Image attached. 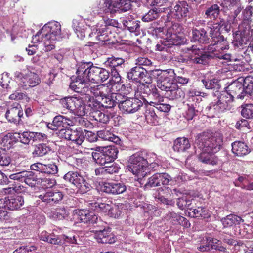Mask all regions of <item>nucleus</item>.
<instances>
[{
  "label": "nucleus",
  "instance_id": "f257e3e1",
  "mask_svg": "<svg viewBox=\"0 0 253 253\" xmlns=\"http://www.w3.org/2000/svg\"><path fill=\"white\" fill-rule=\"evenodd\" d=\"M221 138L212 136L208 132H203L197 135L195 140V148L200 152L199 159L203 163L208 164L211 161V155L214 154L220 149Z\"/></svg>",
  "mask_w": 253,
  "mask_h": 253
},
{
  "label": "nucleus",
  "instance_id": "f03ea898",
  "mask_svg": "<svg viewBox=\"0 0 253 253\" xmlns=\"http://www.w3.org/2000/svg\"><path fill=\"white\" fill-rule=\"evenodd\" d=\"M76 74L78 75L80 82L99 83L106 81L109 77V73L107 70L94 66L91 62L80 63Z\"/></svg>",
  "mask_w": 253,
  "mask_h": 253
},
{
  "label": "nucleus",
  "instance_id": "7ed1b4c3",
  "mask_svg": "<svg viewBox=\"0 0 253 253\" xmlns=\"http://www.w3.org/2000/svg\"><path fill=\"white\" fill-rule=\"evenodd\" d=\"M42 32H43V35L42 36L43 50L46 52L54 49L56 42L66 37V34L61 32L60 24L55 21L45 24L42 28Z\"/></svg>",
  "mask_w": 253,
  "mask_h": 253
},
{
  "label": "nucleus",
  "instance_id": "20e7f679",
  "mask_svg": "<svg viewBox=\"0 0 253 253\" xmlns=\"http://www.w3.org/2000/svg\"><path fill=\"white\" fill-rule=\"evenodd\" d=\"M246 88L245 79L243 84L239 81H234L226 86L224 88L225 90L222 91V104L224 109L229 110L231 108L234 96L236 95L239 99H244L246 96Z\"/></svg>",
  "mask_w": 253,
  "mask_h": 253
},
{
  "label": "nucleus",
  "instance_id": "39448f33",
  "mask_svg": "<svg viewBox=\"0 0 253 253\" xmlns=\"http://www.w3.org/2000/svg\"><path fill=\"white\" fill-rule=\"evenodd\" d=\"M60 103L63 107L78 116H83L87 113L86 94L66 97L61 99Z\"/></svg>",
  "mask_w": 253,
  "mask_h": 253
},
{
  "label": "nucleus",
  "instance_id": "423d86ee",
  "mask_svg": "<svg viewBox=\"0 0 253 253\" xmlns=\"http://www.w3.org/2000/svg\"><path fill=\"white\" fill-rule=\"evenodd\" d=\"M145 152H138L129 157L127 169L138 178L144 177L147 174V161L145 159Z\"/></svg>",
  "mask_w": 253,
  "mask_h": 253
},
{
  "label": "nucleus",
  "instance_id": "0eeeda50",
  "mask_svg": "<svg viewBox=\"0 0 253 253\" xmlns=\"http://www.w3.org/2000/svg\"><path fill=\"white\" fill-rule=\"evenodd\" d=\"M91 149L97 151L92 153V157L96 163L101 166L111 163L117 158L118 150L115 146H97Z\"/></svg>",
  "mask_w": 253,
  "mask_h": 253
},
{
  "label": "nucleus",
  "instance_id": "6e6552de",
  "mask_svg": "<svg viewBox=\"0 0 253 253\" xmlns=\"http://www.w3.org/2000/svg\"><path fill=\"white\" fill-rule=\"evenodd\" d=\"M211 56V55L203 54L196 46L192 45L183 49V54L178 56L177 59L179 62L190 61L195 64H206Z\"/></svg>",
  "mask_w": 253,
  "mask_h": 253
},
{
  "label": "nucleus",
  "instance_id": "1a4fd4ad",
  "mask_svg": "<svg viewBox=\"0 0 253 253\" xmlns=\"http://www.w3.org/2000/svg\"><path fill=\"white\" fill-rule=\"evenodd\" d=\"M90 30L89 37L104 42V44H114L117 42L114 33L112 32V30L106 28L105 25H102L101 23H98Z\"/></svg>",
  "mask_w": 253,
  "mask_h": 253
},
{
  "label": "nucleus",
  "instance_id": "9d476101",
  "mask_svg": "<svg viewBox=\"0 0 253 253\" xmlns=\"http://www.w3.org/2000/svg\"><path fill=\"white\" fill-rule=\"evenodd\" d=\"M152 72L154 75L157 76V85L162 91L167 92L173 85L176 84L174 81L175 74L173 69L156 70Z\"/></svg>",
  "mask_w": 253,
  "mask_h": 253
},
{
  "label": "nucleus",
  "instance_id": "9b49d317",
  "mask_svg": "<svg viewBox=\"0 0 253 253\" xmlns=\"http://www.w3.org/2000/svg\"><path fill=\"white\" fill-rule=\"evenodd\" d=\"M221 20L219 17V20L214 23L211 28L210 34L213 39L211 44L208 47L210 52L213 53L217 58H221L220 51L221 50V33L220 31Z\"/></svg>",
  "mask_w": 253,
  "mask_h": 253
},
{
  "label": "nucleus",
  "instance_id": "f8f14e48",
  "mask_svg": "<svg viewBox=\"0 0 253 253\" xmlns=\"http://www.w3.org/2000/svg\"><path fill=\"white\" fill-rule=\"evenodd\" d=\"M40 240L47 242L49 243L54 245H63L66 243L70 244H78V235L74 234H70L68 236L61 235L57 236L55 235L50 234L46 231H42L39 235Z\"/></svg>",
  "mask_w": 253,
  "mask_h": 253
},
{
  "label": "nucleus",
  "instance_id": "ddd939ff",
  "mask_svg": "<svg viewBox=\"0 0 253 253\" xmlns=\"http://www.w3.org/2000/svg\"><path fill=\"white\" fill-rule=\"evenodd\" d=\"M64 180L74 184L81 193L89 191L91 186L80 173L77 171H70L63 177Z\"/></svg>",
  "mask_w": 253,
  "mask_h": 253
},
{
  "label": "nucleus",
  "instance_id": "4468645a",
  "mask_svg": "<svg viewBox=\"0 0 253 253\" xmlns=\"http://www.w3.org/2000/svg\"><path fill=\"white\" fill-rule=\"evenodd\" d=\"M123 97L120 93L115 95L116 100L119 101V108L123 113H134L143 105V102L138 98H132L122 100Z\"/></svg>",
  "mask_w": 253,
  "mask_h": 253
},
{
  "label": "nucleus",
  "instance_id": "2eb2a0df",
  "mask_svg": "<svg viewBox=\"0 0 253 253\" xmlns=\"http://www.w3.org/2000/svg\"><path fill=\"white\" fill-rule=\"evenodd\" d=\"M77 122L82 126H85L86 124V121L83 118H78L74 120L73 119L62 115H57L53 118L52 123L47 125V127L51 130H58V128L60 127H64L69 126H73L76 125Z\"/></svg>",
  "mask_w": 253,
  "mask_h": 253
},
{
  "label": "nucleus",
  "instance_id": "dca6fc26",
  "mask_svg": "<svg viewBox=\"0 0 253 253\" xmlns=\"http://www.w3.org/2000/svg\"><path fill=\"white\" fill-rule=\"evenodd\" d=\"M23 196L16 194L8 196L0 199V208L10 211L19 209L24 204Z\"/></svg>",
  "mask_w": 253,
  "mask_h": 253
},
{
  "label": "nucleus",
  "instance_id": "f3484780",
  "mask_svg": "<svg viewBox=\"0 0 253 253\" xmlns=\"http://www.w3.org/2000/svg\"><path fill=\"white\" fill-rule=\"evenodd\" d=\"M127 77L130 80L145 83L146 84H150L152 82L151 78L147 70L137 65L127 73Z\"/></svg>",
  "mask_w": 253,
  "mask_h": 253
},
{
  "label": "nucleus",
  "instance_id": "a211bd4d",
  "mask_svg": "<svg viewBox=\"0 0 253 253\" xmlns=\"http://www.w3.org/2000/svg\"><path fill=\"white\" fill-rule=\"evenodd\" d=\"M23 111L21 105L17 102L9 103L5 113V118L8 122L18 124L21 120Z\"/></svg>",
  "mask_w": 253,
  "mask_h": 253
},
{
  "label": "nucleus",
  "instance_id": "6ab92c4d",
  "mask_svg": "<svg viewBox=\"0 0 253 253\" xmlns=\"http://www.w3.org/2000/svg\"><path fill=\"white\" fill-rule=\"evenodd\" d=\"M64 195L58 190L48 189L45 193L39 195V198L42 202L46 205L53 206L59 203L63 199Z\"/></svg>",
  "mask_w": 253,
  "mask_h": 253
},
{
  "label": "nucleus",
  "instance_id": "aec40b11",
  "mask_svg": "<svg viewBox=\"0 0 253 253\" xmlns=\"http://www.w3.org/2000/svg\"><path fill=\"white\" fill-rule=\"evenodd\" d=\"M171 179V176L167 173H155L148 179L145 185V188L147 189L162 185H168Z\"/></svg>",
  "mask_w": 253,
  "mask_h": 253
},
{
  "label": "nucleus",
  "instance_id": "412c9836",
  "mask_svg": "<svg viewBox=\"0 0 253 253\" xmlns=\"http://www.w3.org/2000/svg\"><path fill=\"white\" fill-rule=\"evenodd\" d=\"M101 190L108 194L117 195L125 192L126 187L122 182H105L101 185Z\"/></svg>",
  "mask_w": 253,
  "mask_h": 253
},
{
  "label": "nucleus",
  "instance_id": "4be33fe9",
  "mask_svg": "<svg viewBox=\"0 0 253 253\" xmlns=\"http://www.w3.org/2000/svg\"><path fill=\"white\" fill-rule=\"evenodd\" d=\"M140 94L141 99L143 100V102H146L149 104V102L145 99L146 95H147L148 97L150 98H153V101L163 102V97L161 96L159 93L157 88L153 85L149 84L145 85L143 84L140 87Z\"/></svg>",
  "mask_w": 253,
  "mask_h": 253
},
{
  "label": "nucleus",
  "instance_id": "5701e85b",
  "mask_svg": "<svg viewBox=\"0 0 253 253\" xmlns=\"http://www.w3.org/2000/svg\"><path fill=\"white\" fill-rule=\"evenodd\" d=\"M94 237L97 241L100 243L112 244L115 242L114 236L109 229L97 231Z\"/></svg>",
  "mask_w": 253,
  "mask_h": 253
},
{
  "label": "nucleus",
  "instance_id": "b1692460",
  "mask_svg": "<svg viewBox=\"0 0 253 253\" xmlns=\"http://www.w3.org/2000/svg\"><path fill=\"white\" fill-rule=\"evenodd\" d=\"M96 10L103 11L105 13H114L117 12L115 0H103L96 2Z\"/></svg>",
  "mask_w": 253,
  "mask_h": 253
},
{
  "label": "nucleus",
  "instance_id": "393cba45",
  "mask_svg": "<svg viewBox=\"0 0 253 253\" xmlns=\"http://www.w3.org/2000/svg\"><path fill=\"white\" fill-rule=\"evenodd\" d=\"M176 35L174 34L171 36L170 39L167 40H164L161 42L160 43L156 45L157 50L160 51H166L169 52L170 51V48L174 45H178L181 44V42L178 40H175Z\"/></svg>",
  "mask_w": 253,
  "mask_h": 253
},
{
  "label": "nucleus",
  "instance_id": "a878e982",
  "mask_svg": "<svg viewBox=\"0 0 253 253\" xmlns=\"http://www.w3.org/2000/svg\"><path fill=\"white\" fill-rule=\"evenodd\" d=\"M73 28L77 34L78 38L83 39L85 36L86 33L89 34L90 28L86 24H84V21L79 22L77 20H73Z\"/></svg>",
  "mask_w": 253,
  "mask_h": 253
},
{
  "label": "nucleus",
  "instance_id": "bb28decb",
  "mask_svg": "<svg viewBox=\"0 0 253 253\" xmlns=\"http://www.w3.org/2000/svg\"><path fill=\"white\" fill-rule=\"evenodd\" d=\"M91 92L98 98H101L112 95L111 88L107 84H102L91 88Z\"/></svg>",
  "mask_w": 253,
  "mask_h": 253
},
{
  "label": "nucleus",
  "instance_id": "cd10ccee",
  "mask_svg": "<svg viewBox=\"0 0 253 253\" xmlns=\"http://www.w3.org/2000/svg\"><path fill=\"white\" fill-rule=\"evenodd\" d=\"M189 11L188 5L185 1H178L174 6L172 12L178 19L187 16Z\"/></svg>",
  "mask_w": 253,
  "mask_h": 253
},
{
  "label": "nucleus",
  "instance_id": "c85d7f7f",
  "mask_svg": "<svg viewBox=\"0 0 253 253\" xmlns=\"http://www.w3.org/2000/svg\"><path fill=\"white\" fill-rule=\"evenodd\" d=\"M235 60V58L230 54H224L222 52V77L224 76V73H228L227 75L231 76L230 72L234 69L232 63Z\"/></svg>",
  "mask_w": 253,
  "mask_h": 253
},
{
  "label": "nucleus",
  "instance_id": "c756f323",
  "mask_svg": "<svg viewBox=\"0 0 253 253\" xmlns=\"http://www.w3.org/2000/svg\"><path fill=\"white\" fill-rule=\"evenodd\" d=\"M232 151L238 156H243L250 152L247 145L242 141H235L232 143Z\"/></svg>",
  "mask_w": 253,
  "mask_h": 253
},
{
  "label": "nucleus",
  "instance_id": "7c9ffc66",
  "mask_svg": "<svg viewBox=\"0 0 253 253\" xmlns=\"http://www.w3.org/2000/svg\"><path fill=\"white\" fill-rule=\"evenodd\" d=\"M202 82L205 87L207 89H213L216 90L213 93L214 95L219 98L221 95L220 89V80L217 79L212 80H203Z\"/></svg>",
  "mask_w": 253,
  "mask_h": 253
},
{
  "label": "nucleus",
  "instance_id": "2f4dec72",
  "mask_svg": "<svg viewBox=\"0 0 253 253\" xmlns=\"http://www.w3.org/2000/svg\"><path fill=\"white\" fill-rule=\"evenodd\" d=\"M85 132V130L83 131L80 128L75 130L72 129L68 140L72 141L78 146L81 145L84 140Z\"/></svg>",
  "mask_w": 253,
  "mask_h": 253
},
{
  "label": "nucleus",
  "instance_id": "473e14b6",
  "mask_svg": "<svg viewBox=\"0 0 253 253\" xmlns=\"http://www.w3.org/2000/svg\"><path fill=\"white\" fill-rule=\"evenodd\" d=\"M183 90L178 87L177 84L173 85L170 89L165 92V95L170 100L178 99L184 96Z\"/></svg>",
  "mask_w": 253,
  "mask_h": 253
},
{
  "label": "nucleus",
  "instance_id": "72a5a7b5",
  "mask_svg": "<svg viewBox=\"0 0 253 253\" xmlns=\"http://www.w3.org/2000/svg\"><path fill=\"white\" fill-rule=\"evenodd\" d=\"M208 40V38L205 30L203 28L199 30L197 29H192V41L194 42H198L200 43H205L207 42Z\"/></svg>",
  "mask_w": 253,
  "mask_h": 253
},
{
  "label": "nucleus",
  "instance_id": "f704fd0d",
  "mask_svg": "<svg viewBox=\"0 0 253 253\" xmlns=\"http://www.w3.org/2000/svg\"><path fill=\"white\" fill-rule=\"evenodd\" d=\"M191 145L186 138H178L174 142L173 148L174 151L183 152L190 148Z\"/></svg>",
  "mask_w": 253,
  "mask_h": 253
},
{
  "label": "nucleus",
  "instance_id": "c9c22d12",
  "mask_svg": "<svg viewBox=\"0 0 253 253\" xmlns=\"http://www.w3.org/2000/svg\"><path fill=\"white\" fill-rule=\"evenodd\" d=\"M86 105L87 111L89 110L90 113L91 114L92 111H99L102 109L100 99L97 100L87 95H86Z\"/></svg>",
  "mask_w": 253,
  "mask_h": 253
},
{
  "label": "nucleus",
  "instance_id": "e433bc0d",
  "mask_svg": "<svg viewBox=\"0 0 253 253\" xmlns=\"http://www.w3.org/2000/svg\"><path fill=\"white\" fill-rule=\"evenodd\" d=\"M123 26L130 32H137L139 31L140 23L131 17L126 18L122 21Z\"/></svg>",
  "mask_w": 253,
  "mask_h": 253
},
{
  "label": "nucleus",
  "instance_id": "4c0bfd02",
  "mask_svg": "<svg viewBox=\"0 0 253 253\" xmlns=\"http://www.w3.org/2000/svg\"><path fill=\"white\" fill-rule=\"evenodd\" d=\"M243 222L244 220L240 217L232 214L222 218V225L224 227H231L234 224H239Z\"/></svg>",
  "mask_w": 253,
  "mask_h": 253
},
{
  "label": "nucleus",
  "instance_id": "58836bf2",
  "mask_svg": "<svg viewBox=\"0 0 253 253\" xmlns=\"http://www.w3.org/2000/svg\"><path fill=\"white\" fill-rule=\"evenodd\" d=\"M97 135L98 137L104 140L113 142L116 144H119L121 140L120 138L110 132L108 130H102L97 131Z\"/></svg>",
  "mask_w": 253,
  "mask_h": 253
},
{
  "label": "nucleus",
  "instance_id": "ea45409f",
  "mask_svg": "<svg viewBox=\"0 0 253 253\" xmlns=\"http://www.w3.org/2000/svg\"><path fill=\"white\" fill-rule=\"evenodd\" d=\"M117 94L118 93L112 94L111 95L109 96L98 98V99H100L102 108H111L114 107L117 104H118L119 101L116 100L115 98V95Z\"/></svg>",
  "mask_w": 253,
  "mask_h": 253
},
{
  "label": "nucleus",
  "instance_id": "a19ab883",
  "mask_svg": "<svg viewBox=\"0 0 253 253\" xmlns=\"http://www.w3.org/2000/svg\"><path fill=\"white\" fill-rule=\"evenodd\" d=\"M201 92L195 89L191 88L187 92V103H192L197 106L201 100Z\"/></svg>",
  "mask_w": 253,
  "mask_h": 253
},
{
  "label": "nucleus",
  "instance_id": "79ce46f5",
  "mask_svg": "<svg viewBox=\"0 0 253 253\" xmlns=\"http://www.w3.org/2000/svg\"><path fill=\"white\" fill-rule=\"evenodd\" d=\"M23 176V182L31 187L35 186L39 180L37 176L31 171L24 170Z\"/></svg>",
  "mask_w": 253,
  "mask_h": 253
},
{
  "label": "nucleus",
  "instance_id": "37998d69",
  "mask_svg": "<svg viewBox=\"0 0 253 253\" xmlns=\"http://www.w3.org/2000/svg\"><path fill=\"white\" fill-rule=\"evenodd\" d=\"M90 212L89 210L86 209L75 210L74 214V218L81 222L88 223Z\"/></svg>",
  "mask_w": 253,
  "mask_h": 253
},
{
  "label": "nucleus",
  "instance_id": "c03bdc74",
  "mask_svg": "<svg viewBox=\"0 0 253 253\" xmlns=\"http://www.w3.org/2000/svg\"><path fill=\"white\" fill-rule=\"evenodd\" d=\"M189 211L188 213L192 217H201L206 218L210 216L208 211L202 207H199L197 209L190 208Z\"/></svg>",
  "mask_w": 253,
  "mask_h": 253
},
{
  "label": "nucleus",
  "instance_id": "a18cd8bd",
  "mask_svg": "<svg viewBox=\"0 0 253 253\" xmlns=\"http://www.w3.org/2000/svg\"><path fill=\"white\" fill-rule=\"evenodd\" d=\"M113 205V204L110 201L106 203L96 202L94 203V207L96 210L103 212L109 216L110 215Z\"/></svg>",
  "mask_w": 253,
  "mask_h": 253
},
{
  "label": "nucleus",
  "instance_id": "49530a36",
  "mask_svg": "<svg viewBox=\"0 0 253 253\" xmlns=\"http://www.w3.org/2000/svg\"><path fill=\"white\" fill-rule=\"evenodd\" d=\"M50 151L49 147L44 144H40L37 145L32 152L33 156L42 157L47 154Z\"/></svg>",
  "mask_w": 253,
  "mask_h": 253
},
{
  "label": "nucleus",
  "instance_id": "de8ad7c7",
  "mask_svg": "<svg viewBox=\"0 0 253 253\" xmlns=\"http://www.w3.org/2000/svg\"><path fill=\"white\" fill-rule=\"evenodd\" d=\"M116 11L119 12H123L128 11L131 8L130 0H115Z\"/></svg>",
  "mask_w": 253,
  "mask_h": 253
},
{
  "label": "nucleus",
  "instance_id": "09e8293b",
  "mask_svg": "<svg viewBox=\"0 0 253 253\" xmlns=\"http://www.w3.org/2000/svg\"><path fill=\"white\" fill-rule=\"evenodd\" d=\"M161 9L154 8L150 10L142 18L144 22H150L157 19L159 17V13L162 12Z\"/></svg>",
  "mask_w": 253,
  "mask_h": 253
},
{
  "label": "nucleus",
  "instance_id": "8fccbe9b",
  "mask_svg": "<svg viewBox=\"0 0 253 253\" xmlns=\"http://www.w3.org/2000/svg\"><path fill=\"white\" fill-rule=\"evenodd\" d=\"M14 144L13 140L7 135L4 136L0 140V149L1 151H4L10 149Z\"/></svg>",
  "mask_w": 253,
  "mask_h": 253
},
{
  "label": "nucleus",
  "instance_id": "3c124183",
  "mask_svg": "<svg viewBox=\"0 0 253 253\" xmlns=\"http://www.w3.org/2000/svg\"><path fill=\"white\" fill-rule=\"evenodd\" d=\"M124 62L125 60L124 59L112 56L111 57L108 58L105 63L106 66L110 67L111 69H114L124 64Z\"/></svg>",
  "mask_w": 253,
  "mask_h": 253
},
{
  "label": "nucleus",
  "instance_id": "603ef678",
  "mask_svg": "<svg viewBox=\"0 0 253 253\" xmlns=\"http://www.w3.org/2000/svg\"><path fill=\"white\" fill-rule=\"evenodd\" d=\"M42 173L55 175L58 173V168L54 163L43 164Z\"/></svg>",
  "mask_w": 253,
  "mask_h": 253
},
{
  "label": "nucleus",
  "instance_id": "864d4df0",
  "mask_svg": "<svg viewBox=\"0 0 253 253\" xmlns=\"http://www.w3.org/2000/svg\"><path fill=\"white\" fill-rule=\"evenodd\" d=\"M253 79L251 77H247L245 78V86L246 96L253 100Z\"/></svg>",
  "mask_w": 253,
  "mask_h": 253
},
{
  "label": "nucleus",
  "instance_id": "5fc2aeb1",
  "mask_svg": "<svg viewBox=\"0 0 253 253\" xmlns=\"http://www.w3.org/2000/svg\"><path fill=\"white\" fill-rule=\"evenodd\" d=\"M207 17L216 19L220 14L219 7L217 4H214L208 8L205 12Z\"/></svg>",
  "mask_w": 253,
  "mask_h": 253
},
{
  "label": "nucleus",
  "instance_id": "6e6d98bb",
  "mask_svg": "<svg viewBox=\"0 0 253 253\" xmlns=\"http://www.w3.org/2000/svg\"><path fill=\"white\" fill-rule=\"evenodd\" d=\"M18 138L19 141L24 144H28L31 141H33V133L31 131H24L18 133Z\"/></svg>",
  "mask_w": 253,
  "mask_h": 253
},
{
  "label": "nucleus",
  "instance_id": "4d7b16f0",
  "mask_svg": "<svg viewBox=\"0 0 253 253\" xmlns=\"http://www.w3.org/2000/svg\"><path fill=\"white\" fill-rule=\"evenodd\" d=\"M92 116L94 120L103 123H107L110 119L109 116L101 112V110L99 111H92Z\"/></svg>",
  "mask_w": 253,
  "mask_h": 253
},
{
  "label": "nucleus",
  "instance_id": "13d9d810",
  "mask_svg": "<svg viewBox=\"0 0 253 253\" xmlns=\"http://www.w3.org/2000/svg\"><path fill=\"white\" fill-rule=\"evenodd\" d=\"M162 102L150 101L149 104L155 107L158 110L163 112H168L171 109V106L168 104L162 103Z\"/></svg>",
  "mask_w": 253,
  "mask_h": 253
},
{
  "label": "nucleus",
  "instance_id": "bf43d9fd",
  "mask_svg": "<svg viewBox=\"0 0 253 253\" xmlns=\"http://www.w3.org/2000/svg\"><path fill=\"white\" fill-rule=\"evenodd\" d=\"M124 208V205L123 204H113L109 216L115 218H119L122 213V210Z\"/></svg>",
  "mask_w": 253,
  "mask_h": 253
},
{
  "label": "nucleus",
  "instance_id": "052dcab7",
  "mask_svg": "<svg viewBox=\"0 0 253 253\" xmlns=\"http://www.w3.org/2000/svg\"><path fill=\"white\" fill-rule=\"evenodd\" d=\"M9 99L14 100H21L23 102H28L30 100L29 97H28L26 93L15 91L9 96Z\"/></svg>",
  "mask_w": 253,
  "mask_h": 253
},
{
  "label": "nucleus",
  "instance_id": "680f3d73",
  "mask_svg": "<svg viewBox=\"0 0 253 253\" xmlns=\"http://www.w3.org/2000/svg\"><path fill=\"white\" fill-rule=\"evenodd\" d=\"M76 81H74V77L72 78L73 82L70 84V87L71 89L77 92L81 91V88H83V85L84 84L87 83V82H80V80L78 78V75L75 77Z\"/></svg>",
  "mask_w": 253,
  "mask_h": 253
},
{
  "label": "nucleus",
  "instance_id": "e2e57ef3",
  "mask_svg": "<svg viewBox=\"0 0 253 253\" xmlns=\"http://www.w3.org/2000/svg\"><path fill=\"white\" fill-rule=\"evenodd\" d=\"M242 115L247 119L253 118V104L245 105L241 111Z\"/></svg>",
  "mask_w": 253,
  "mask_h": 253
},
{
  "label": "nucleus",
  "instance_id": "0e129e2a",
  "mask_svg": "<svg viewBox=\"0 0 253 253\" xmlns=\"http://www.w3.org/2000/svg\"><path fill=\"white\" fill-rule=\"evenodd\" d=\"M26 75L31 87H34L40 84L41 80L38 74L34 72H29Z\"/></svg>",
  "mask_w": 253,
  "mask_h": 253
},
{
  "label": "nucleus",
  "instance_id": "69168bd1",
  "mask_svg": "<svg viewBox=\"0 0 253 253\" xmlns=\"http://www.w3.org/2000/svg\"><path fill=\"white\" fill-rule=\"evenodd\" d=\"M176 204L180 209L183 210L191 205V200L189 197L183 196L177 199Z\"/></svg>",
  "mask_w": 253,
  "mask_h": 253
},
{
  "label": "nucleus",
  "instance_id": "338daca9",
  "mask_svg": "<svg viewBox=\"0 0 253 253\" xmlns=\"http://www.w3.org/2000/svg\"><path fill=\"white\" fill-rule=\"evenodd\" d=\"M37 250V247L34 245L23 246L16 249L13 253H33Z\"/></svg>",
  "mask_w": 253,
  "mask_h": 253
},
{
  "label": "nucleus",
  "instance_id": "774afa93",
  "mask_svg": "<svg viewBox=\"0 0 253 253\" xmlns=\"http://www.w3.org/2000/svg\"><path fill=\"white\" fill-rule=\"evenodd\" d=\"M188 108L186 112L185 118L187 120H191L196 115L195 108L197 106L194 103H187Z\"/></svg>",
  "mask_w": 253,
  "mask_h": 253
}]
</instances>
